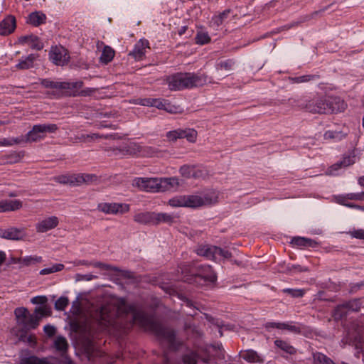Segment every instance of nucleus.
<instances>
[{
    "label": "nucleus",
    "instance_id": "nucleus-58",
    "mask_svg": "<svg viewBox=\"0 0 364 364\" xmlns=\"http://www.w3.org/2000/svg\"><path fill=\"white\" fill-rule=\"evenodd\" d=\"M10 142L11 143V146L14 144L28 143V141H27V134H26L25 136L21 135L18 137L10 138Z\"/></svg>",
    "mask_w": 364,
    "mask_h": 364
},
{
    "label": "nucleus",
    "instance_id": "nucleus-3",
    "mask_svg": "<svg viewBox=\"0 0 364 364\" xmlns=\"http://www.w3.org/2000/svg\"><path fill=\"white\" fill-rule=\"evenodd\" d=\"M207 82V76L194 73H177L168 78L171 90H180L186 88L203 86Z\"/></svg>",
    "mask_w": 364,
    "mask_h": 364
},
{
    "label": "nucleus",
    "instance_id": "nucleus-61",
    "mask_svg": "<svg viewBox=\"0 0 364 364\" xmlns=\"http://www.w3.org/2000/svg\"><path fill=\"white\" fill-rule=\"evenodd\" d=\"M48 301L46 296H37L31 299V303L34 304H45Z\"/></svg>",
    "mask_w": 364,
    "mask_h": 364
},
{
    "label": "nucleus",
    "instance_id": "nucleus-56",
    "mask_svg": "<svg viewBox=\"0 0 364 364\" xmlns=\"http://www.w3.org/2000/svg\"><path fill=\"white\" fill-rule=\"evenodd\" d=\"M166 137L169 141H175L178 139H181V129H175L167 132Z\"/></svg>",
    "mask_w": 364,
    "mask_h": 364
},
{
    "label": "nucleus",
    "instance_id": "nucleus-18",
    "mask_svg": "<svg viewBox=\"0 0 364 364\" xmlns=\"http://www.w3.org/2000/svg\"><path fill=\"white\" fill-rule=\"evenodd\" d=\"M154 212H143L134 215V220L139 224L155 225L156 218Z\"/></svg>",
    "mask_w": 364,
    "mask_h": 364
},
{
    "label": "nucleus",
    "instance_id": "nucleus-11",
    "mask_svg": "<svg viewBox=\"0 0 364 364\" xmlns=\"http://www.w3.org/2000/svg\"><path fill=\"white\" fill-rule=\"evenodd\" d=\"M348 134V128L344 124L336 125L332 129L327 130L323 134L325 140L341 141Z\"/></svg>",
    "mask_w": 364,
    "mask_h": 364
},
{
    "label": "nucleus",
    "instance_id": "nucleus-24",
    "mask_svg": "<svg viewBox=\"0 0 364 364\" xmlns=\"http://www.w3.org/2000/svg\"><path fill=\"white\" fill-rule=\"evenodd\" d=\"M40 321L41 317L38 315L35 314H28L25 321H20V324L26 329H35L38 326Z\"/></svg>",
    "mask_w": 364,
    "mask_h": 364
},
{
    "label": "nucleus",
    "instance_id": "nucleus-29",
    "mask_svg": "<svg viewBox=\"0 0 364 364\" xmlns=\"http://www.w3.org/2000/svg\"><path fill=\"white\" fill-rule=\"evenodd\" d=\"M230 10L227 9L223 11L220 14L215 16L212 18L210 21V26L213 28L215 30H218L219 26L223 23L224 20L227 18L228 14H230Z\"/></svg>",
    "mask_w": 364,
    "mask_h": 364
},
{
    "label": "nucleus",
    "instance_id": "nucleus-49",
    "mask_svg": "<svg viewBox=\"0 0 364 364\" xmlns=\"http://www.w3.org/2000/svg\"><path fill=\"white\" fill-rule=\"evenodd\" d=\"M193 176L194 178H205L208 176L207 170L193 166Z\"/></svg>",
    "mask_w": 364,
    "mask_h": 364
},
{
    "label": "nucleus",
    "instance_id": "nucleus-8",
    "mask_svg": "<svg viewBox=\"0 0 364 364\" xmlns=\"http://www.w3.org/2000/svg\"><path fill=\"white\" fill-rule=\"evenodd\" d=\"M186 207L196 208L200 206L208 205L216 202V199L213 198L209 194L203 196L198 195H185Z\"/></svg>",
    "mask_w": 364,
    "mask_h": 364
},
{
    "label": "nucleus",
    "instance_id": "nucleus-17",
    "mask_svg": "<svg viewBox=\"0 0 364 364\" xmlns=\"http://www.w3.org/2000/svg\"><path fill=\"white\" fill-rule=\"evenodd\" d=\"M16 18L9 15L0 22V35L7 36L13 33L16 28Z\"/></svg>",
    "mask_w": 364,
    "mask_h": 364
},
{
    "label": "nucleus",
    "instance_id": "nucleus-2",
    "mask_svg": "<svg viewBox=\"0 0 364 364\" xmlns=\"http://www.w3.org/2000/svg\"><path fill=\"white\" fill-rule=\"evenodd\" d=\"M289 101L296 103L300 109H305L311 113L320 114L341 112L346 109L347 106L340 97L332 96L314 97L306 103L301 99L291 98Z\"/></svg>",
    "mask_w": 364,
    "mask_h": 364
},
{
    "label": "nucleus",
    "instance_id": "nucleus-62",
    "mask_svg": "<svg viewBox=\"0 0 364 364\" xmlns=\"http://www.w3.org/2000/svg\"><path fill=\"white\" fill-rule=\"evenodd\" d=\"M217 255H218V257H221L225 259H229L232 256L231 252H230L228 250L222 249L218 247L217 249Z\"/></svg>",
    "mask_w": 364,
    "mask_h": 364
},
{
    "label": "nucleus",
    "instance_id": "nucleus-47",
    "mask_svg": "<svg viewBox=\"0 0 364 364\" xmlns=\"http://www.w3.org/2000/svg\"><path fill=\"white\" fill-rule=\"evenodd\" d=\"M198 355L195 352H189L183 356V362L184 364H196Z\"/></svg>",
    "mask_w": 364,
    "mask_h": 364
},
{
    "label": "nucleus",
    "instance_id": "nucleus-34",
    "mask_svg": "<svg viewBox=\"0 0 364 364\" xmlns=\"http://www.w3.org/2000/svg\"><path fill=\"white\" fill-rule=\"evenodd\" d=\"M348 312L345 303H343L336 307L333 313V317L336 321H338L346 316Z\"/></svg>",
    "mask_w": 364,
    "mask_h": 364
},
{
    "label": "nucleus",
    "instance_id": "nucleus-22",
    "mask_svg": "<svg viewBox=\"0 0 364 364\" xmlns=\"http://www.w3.org/2000/svg\"><path fill=\"white\" fill-rule=\"evenodd\" d=\"M217 249V246L203 245L196 250V253L210 259H216L218 258Z\"/></svg>",
    "mask_w": 364,
    "mask_h": 364
},
{
    "label": "nucleus",
    "instance_id": "nucleus-26",
    "mask_svg": "<svg viewBox=\"0 0 364 364\" xmlns=\"http://www.w3.org/2000/svg\"><path fill=\"white\" fill-rule=\"evenodd\" d=\"M46 16L39 11H35L29 14L27 23L34 26H38L46 22Z\"/></svg>",
    "mask_w": 364,
    "mask_h": 364
},
{
    "label": "nucleus",
    "instance_id": "nucleus-15",
    "mask_svg": "<svg viewBox=\"0 0 364 364\" xmlns=\"http://www.w3.org/2000/svg\"><path fill=\"white\" fill-rule=\"evenodd\" d=\"M147 48H149V41L146 39H140L129 55L133 57L136 60H141L144 58Z\"/></svg>",
    "mask_w": 364,
    "mask_h": 364
},
{
    "label": "nucleus",
    "instance_id": "nucleus-36",
    "mask_svg": "<svg viewBox=\"0 0 364 364\" xmlns=\"http://www.w3.org/2000/svg\"><path fill=\"white\" fill-rule=\"evenodd\" d=\"M348 311H359L362 306V303L360 299H354L348 301L344 302Z\"/></svg>",
    "mask_w": 364,
    "mask_h": 364
},
{
    "label": "nucleus",
    "instance_id": "nucleus-44",
    "mask_svg": "<svg viewBox=\"0 0 364 364\" xmlns=\"http://www.w3.org/2000/svg\"><path fill=\"white\" fill-rule=\"evenodd\" d=\"M164 110L171 114L182 113L183 108L180 105H172L166 100Z\"/></svg>",
    "mask_w": 364,
    "mask_h": 364
},
{
    "label": "nucleus",
    "instance_id": "nucleus-39",
    "mask_svg": "<svg viewBox=\"0 0 364 364\" xmlns=\"http://www.w3.org/2000/svg\"><path fill=\"white\" fill-rule=\"evenodd\" d=\"M291 242L298 246H309L312 247L314 244L316 242L311 239H308L301 237H294L291 240Z\"/></svg>",
    "mask_w": 364,
    "mask_h": 364
},
{
    "label": "nucleus",
    "instance_id": "nucleus-37",
    "mask_svg": "<svg viewBox=\"0 0 364 364\" xmlns=\"http://www.w3.org/2000/svg\"><path fill=\"white\" fill-rule=\"evenodd\" d=\"M115 139V134H109V135H100L99 134L95 133L92 134H82L79 139L82 141L95 140L97 139Z\"/></svg>",
    "mask_w": 364,
    "mask_h": 364
},
{
    "label": "nucleus",
    "instance_id": "nucleus-50",
    "mask_svg": "<svg viewBox=\"0 0 364 364\" xmlns=\"http://www.w3.org/2000/svg\"><path fill=\"white\" fill-rule=\"evenodd\" d=\"M283 292L289 294L292 297L299 298L304 295V290L301 289H284Z\"/></svg>",
    "mask_w": 364,
    "mask_h": 364
},
{
    "label": "nucleus",
    "instance_id": "nucleus-6",
    "mask_svg": "<svg viewBox=\"0 0 364 364\" xmlns=\"http://www.w3.org/2000/svg\"><path fill=\"white\" fill-rule=\"evenodd\" d=\"M58 127L55 124H41L34 125L27 134L28 143L36 142L44 139L47 133H54Z\"/></svg>",
    "mask_w": 364,
    "mask_h": 364
},
{
    "label": "nucleus",
    "instance_id": "nucleus-25",
    "mask_svg": "<svg viewBox=\"0 0 364 364\" xmlns=\"http://www.w3.org/2000/svg\"><path fill=\"white\" fill-rule=\"evenodd\" d=\"M38 57L36 54H30L26 58H23L19 63L16 65V68L18 70H28L33 67V63Z\"/></svg>",
    "mask_w": 364,
    "mask_h": 364
},
{
    "label": "nucleus",
    "instance_id": "nucleus-41",
    "mask_svg": "<svg viewBox=\"0 0 364 364\" xmlns=\"http://www.w3.org/2000/svg\"><path fill=\"white\" fill-rule=\"evenodd\" d=\"M155 218H156V225L159 224L160 223H171L173 221V218L172 215L168 214V213H155Z\"/></svg>",
    "mask_w": 364,
    "mask_h": 364
},
{
    "label": "nucleus",
    "instance_id": "nucleus-52",
    "mask_svg": "<svg viewBox=\"0 0 364 364\" xmlns=\"http://www.w3.org/2000/svg\"><path fill=\"white\" fill-rule=\"evenodd\" d=\"M280 329L287 330V331H291L294 333H301L300 327L292 324L291 322V323H282Z\"/></svg>",
    "mask_w": 364,
    "mask_h": 364
},
{
    "label": "nucleus",
    "instance_id": "nucleus-30",
    "mask_svg": "<svg viewBox=\"0 0 364 364\" xmlns=\"http://www.w3.org/2000/svg\"><path fill=\"white\" fill-rule=\"evenodd\" d=\"M20 41L23 43H28L31 48L33 49L40 50L43 48V43H41L38 38L35 36H23L20 38Z\"/></svg>",
    "mask_w": 364,
    "mask_h": 364
},
{
    "label": "nucleus",
    "instance_id": "nucleus-9",
    "mask_svg": "<svg viewBox=\"0 0 364 364\" xmlns=\"http://www.w3.org/2000/svg\"><path fill=\"white\" fill-rule=\"evenodd\" d=\"M97 210L105 214H123L129 210V205L119 203H101L97 205Z\"/></svg>",
    "mask_w": 364,
    "mask_h": 364
},
{
    "label": "nucleus",
    "instance_id": "nucleus-4",
    "mask_svg": "<svg viewBox=\"0 0 364 364\" xmlns=\"http://www.w3.org/2000/svg\"><path fill=\"white\" fill-rule=\"evenodd\" d=\"M115 313L109 306H102L90 314L88 321L90 331H102L114 323Z\"/></svg>",
    "mask_w": 364,
    "mask_h": 364
},
{
    "label": "nucleus",
    "instance_id": "nucleus-51",
    "mask_svg": "<svg viewBox=\"0 0 364 364\" xmlns=\"http://www.w3.org/2000/svg\"><path fill=\"white\" fill-rule=\"evenodd\" d=\"M68 304V299L67 297L61 296L55 301V308L58 311H63Z\"/></svg>",
    "mask_w": 364,
    "mask_h": 364
},
{
    "label": "nucleus",
    "instance_id": "nucleus-59",
    "mask_svg": "<svg viewBox=\"0 0 364 364\" xmlns=\"http://www.w3.org/2000/svg\"><path fill=\"white\" fill-rule=\"evenodd\" d=\"M185 329H190L196 337H201L203 336V332L196 326H191V324H185Z\"/></svg>",
    "mask_w": 364,
    "mask_h": 364
},
{
    "label": "nucleus",
    "instance_id": "nucleus-57",
    "mask_svg": "<svg viewBox=\"0 0 364 364\" xmlns=\"http://www.w3.org/2000/svg\"><path fill=\"white\" fill-rule=\"evenodd\" d=\"M70 326L71 330L73 332L82 333L83 328H82V324L79 321H77L76 320L71 321L70 323Z\"/></svg>",
    "mask_w": 364,
    "mask_h": 364
},
{
    "label": "nucleus",
    "instance_id": "nucleus-1",
    "mask_svg": "<svg viewBox=\"0 0 364 364\" xmlns=\"http://www.w3.org/2000/svg\"><path fill=\"white\" fill-rule=\"evenodd\" d=\"M125 311L132 314L134 323H136L145 330L152 332L161 341L166 342L170 348L176 350L181 345L173 329L164 326L159 321L155 320L144 311L137 309L135 304L126 306Z\"/></svg>",
    "mask_w": 364,
    "mask_h": 364
},
{
    "label": "nucleus",
    "instance_id": "nucleus-46",
    "mask_svg": "<svg viewBox=\"0 0 364 364\" xmlns=\"http://www.w3.org/2000/svg\"><path fill=\"white\" fill-rule=\"evenodd\" d=\"M14 314L20 323L21 321H25L28 316V309L23 307L16 308L14 311Z\"/></svg>",
    "mask_w": 364,
    "mask_h": 364
},
{
    "label": "nucleus",
    "instance_id": "nucleus-60",
    "mask_svg": "<svg viewBox=\"0 0 364 364\" xmlns=\"http://www.w3.org/2000/svg\"><path fill=\"white\" fill-rule=\"evenodd\" d=\"M309 271L307 267L301 265H292L291 267L287 268V272H302Z\"/></svg>",
    "mask_w": 364,
    "mask_h": 364
},
{
    "label": "nucleus",
    "instance_id": "nucleus-12",
    "mask_svg": "<svg viewBox=\"0 0 364 364\" xmlns=\"http://www.w3.org/2000/svg\"><path fill=\"white\" fill-rule=\"evenodd\" d=\"M26 229L24 228H17L11 227L1 232L0 237L4 239L11 240H21L26 237Z\"/></svg>",
    "mask_w": 364,
    "mask_h": 364
},
{
    "label": "nucleus",
    "instance_id": "nucleus-43",
    "mask_svg": "<svg viewBox=\"0 0 364 364\" xmlns=\"http://www.w3.org/2000/svg\"><path fill=\"white\" fill-rule=\"evenodd\" d=\"M105 151L109 154V156H114L117 157H123L126 156L124 146L120 147H109L105 149Z\"/></svg>",
    "mask_w": 364,
    "mask_h": 364
},
{
    "label": "nucleus",
    "instance_id": "nucleus-28",
    "mask_svg": "<svg viewBox=\"0 0 364 364\" xmlns=\"http://www.w3.org/2000/svg\"><path fill=\"white\" fill-rule=\"evenodd\" d=\"M274 345L284 351V353L289 355H295L297 352L296 348L291 346L289 343L286 341H283L282 339H276L274 341Z\"/></svg>",
    "mask_w": 364,
    "mask_h": 364
},
{
    "label": "nucleus",
    "instance_id": "nucleus-27",
    "mask_svg": "<svg viewBox=\"0 0 364 364\" xmlns=\"http://www.w3.org/2000/svg\"><path fill=\"white\" fill-rule=\"evenodd\" d=\"M160 191L164 192L178 186V180L176 178H159Z\"/></svg>",
    "mask_w": 364,
    "mask_h": 364
},
{
    "label": "nucleus",
    "instance_id": "nucleus-31",
    "mask_svg": "<svg viewBox=\"0 0 364 364\" xmlns=\"http://www.w3.org/2000/svg\"><path fill=\"white\" fill-rule=\"evenodd\" d=\"M21 364H53L48 360L47 358L40 359L36 356L25 358L21 360ZM67 364H75L71 360H68Z\"/></svg>",
    "mask_w": 364,
    "mask_h": 364
},
{
    "label": "nucleus",
    "instance_id": "nucleus-20",
    "mask_svg": "<svg viewBox=\"0 0 364 364\" xmlns=\"http://www.w3.org/2000/svg\"><path fill=\"white\" fill-rule=\"evenodd\" d=\"M22 208V202L19 200H0V213L16 211Z\"/></svg>",
    "mask_w": 364,
    "mask_h": 364
},
{
    "label": "nucleus",
    "instance_id": "nucleus-19",
    "mask_svg": "<svg viewBox=\"0 0 364 364\" xmlns=\"http://www.w3.org/2000/svg\"><path fill=\"white\" fill-rule=\"evenodd\" d=\"M125 154L127 155H138V154H149V151L151 150L150 147H142L136 143H129L124 145Z\"/></svg>",
    "mask_w": 364,
    "mask_h": 364
},
{
    "label": "nucleus",
    "instance_id": "nucleus-7",
    "mask_svg": "<svg viewBox=\"0 0 364 364\" xmlns=\"http://www.w3.org/2000/svg\"><path fill=\"white\" fill-rule=\"evenodd\" d=\"M132 186L143 191L161 192L158 178H135L132 181Z\"/></svg>",
    "mask_w": 364,
    "mask_h": 364
},
{
    "label": "nucleus",
    "instance_id": "nucleus-42",
    "mask_svg": "<svg viewBox=\"0 0 364 364\" xmlns=\"http://www.w3.org/2000/svg\"><path fill=\"white\" fill-rule=\"evenodd\" d=\"M196 43L200 45L208 43L210 41V37L207 32L198 31L196 36Z\"/></svg>",
    "mask_w": 364,
    "mask_h": 364
},
{
    "label": "nucleus",
    "instance_id": "nucleus-55",
    "mask_svg": "<svg viewBox=\"0 0 364 364\" xmlns=\"http://www.w3.org/2000/svg\"><path fill=\"white\" fill-rule=\"evenodd\" d=\"M97 181V176L95 174L82 173V184H90Z\"/></svg>",
    "mask_w": 364,
    "mask_h": 364
},
{
    "label": "nucleus",
    "instance_id": "nucleus-54",
    "mask_svg": "<svg viewBox=\"0 0 364 364\" xmlns=\"http://www.w3.org/2000/svg\"><path fill=\"white\" fill-rule=\"evenodd\" d=\"M35 314L38 315L41 318L43 316H47L50 315V310L46 306L37 307L35 309Z\"/></svg>",
    "mask_w": 364,
    "mask_h": 364
},
{
    "label": "nucleus",
    "instance_id": "nucleus-48",
    "mask_svg": "<svg viewBox=\"0 0 364 364\" xmlns=\"http://www.w3.org/2000/svg\"><path fill=\"white\" fill-rule=\"evenodd\" d=\"M42 261L41 257L27 256L22 259V266H30L32 264L39 263Z\"/></svg>",
    "mask_w": 364,
    "mask_h": 364
},
{
    "label": "nucleus",
    "instance_id": "nucleus-53",
    "mask_svg": "<svg viewBox=\"0 0 364 364\" xmlns=\"http://www.w3.org/2000/svg\"><path fill=\"white\" fill-rule=\"evenodd\" d=\"M193 171V166L183 165L180 168L181 175L186 178H192Z\"/></svg>",
    "mask_w": 364,
    "mask_h": 364
},
{
    "label": "nucleus",
    "instance_id": "nucleus-32",
    "mask_svg": "<svg viewBox=\"0 0 364 364\" xmlns=\"http://www.w3.org/2000/svg\"><path fill=\"white\" fill-rule=\"evenodd\" d=\"M68 343L66 338L62 336H58L55 338L54 341V347L57 351L63 355L68 349Z\"/></svg>",
    "mask_w": 364,
    "mask_h": 364
},
{
    "label": "nucleus",
    "instance_id": "nucleus-40",
    "mask_svg": "<svg viewBox=\"0 0 364 364\" xmlns=\"http://www.w3.org/2000/svg\"><path fill=\"white\" fill-rule=\"evenodd\" d=\"M41 84L46 88L62 90L63 82H55L49 79H43Z\"/></svg>",
    "mask_w": 364,
    "mask_h": 364
},
{
    "label": "nucleus",
    "instance_id": "nucleus-5",
    "mask_svg": "<svg viewBox=\"0 0 364 364\" xmlns=\"http://www.w3.org/2000/svg\"><path fill=\"white\" fill-rule=\"evenodd\" d=\"M181 275L178 277V279L191 283L193 282H199L203 280L205 283H214L217 280V276L210 265L200 266L196 274H188V266L182 264L179 267Z\"/></svg>",
    "mask_w": 364,
    "mask_h": 364
},
{
    "label": "nucleus",
    "instance_id": "nucleus-10",
    "mask_svg": "<svg viewBox=\"0 0 364 364\" xmlns=\"http://www.w3.org/2000/svg\"><path fill=\"white\" fill-rule=\"evenodd\" d=\"M50 60L55 65L63 66L70 59L68 50L63 46L52 47L49 53Z\"/></svg>",
    "mask_w": 364,
    "mask_h": 364
},
{
    "label": "nucleus",
    "instance_id": "nucleus-23",
    "mask_svg": "<svg viewBox=\"0 0 364 364\" xmlns=\"http://www.w3.org/2000/svg\"><path fill=\"white\" fill-rule=\"evenodd\" d=\"M240 357L249 363H262L263 358L253 350H246L240 353Z\"/></svg>",
    "mask_w": 364,
    "mask_h": 364
},
{
    "label": "nucleus",
    "instance_id": "nucleus-38",
    "mask_svg": "<svg viewBox=\"0 0 364 364\" xmlns=\"http://www.w3.org/2000/svg\"><path fill=\"white\" fill-rule=\"evenodd\" d=\"M319 76L316 75H302L299 77H291L290 80L293 83H304L307 82L311 80L318 79Z\"/></svg>",
    "mask_w": 364,
    "mask_h": 364
},
{
    "label": "nucleus",
    "instance_id": "nucleus-14",
    "mask_svg": "<svg viewBox=\"0 0 364 364\" xmlns=\"http://www.w3.org/2000/svg\"><path fill=\"white\" fill-rule=\"evenodd\" d=\"M97 49L100 50L102 48V54L100 58V61L103 64H108L111 62L115 55V52L113 48L109 46H105L104 42L98 41L96 44Z\"/></svg>",
    "mask_w": 364,
    "mask_h": 364
},
{
    "label": "nucleus",
    "instance_id": "nucleus-35",
    "mask_svg": "<svg viewBox=\"0 0 364 364\" xmlns=\"http://www.w3.org/2000/svg\"><path fill=\"white\" fill-rule=\"evenodd\" d=\"M65 268V266L63 264L59 263V264H53L50 267H46L43 269H41L39 272L41 275H46L53 274L55 272H60Z\"/></svg>",
    "mask_w": 364,
    "mask_h": 364
},
{
    "label": "nucleus",
    "instance_id": "nucleus-63",
    "mask_svg": "<svg viewBox=\"0 0 364 364\" xmlns=\"http://www.w3.org/2000/svg\"><path fill=\"white\" fill-rule=\"evenodd\" d=\"M350 235L353 237L364 240V230L363 229H358L355 230L353 231H350Z\"/></svg>",
    "mask_w": 364,
    "mask_h": 364
},
{
    "label": "nucleus",
    "instance_id": "nucleus-13",
    "mask_svg": "<svg viewBox=\"0 0 364 364\" xmlns=\"http://www.w3.org/2000/svg\"><path fill=\"white\" fill-rule=\"evenodd\" d=\"M59 224V220L56 216L46 218L36 224L37 232L43 233L56 228Z\"/></svg>",
    "mask_w": 364,
    "mask_h": 364
},
{
    "label": "nucleus",
    "instance_id": "nucleus-21",
    "mask_svg": "<svg viewBox=\"0 0 364 364\" xmlns=\"http://www.w3.org/2000/svg\"><path fill=\"white\" fill-rule=\"evenodd\" d=\"M83 86V82L80 80L77 82H63L62 90H65L68 95L70 96H77L80 89Z\"/></svg>",
    "mask_w": 364,
    "mask_h": 364
},
{
    "label": "nucleus",
    "instance_id": "nucleus-16",
    "mask_svg": "<svg viewBox=\"0 0 364 364\" xmlns=\"http://www.w3.org/2000/svg\"><path fill=\"white\" fill-rule=\"evenodd\" d=\"M356 156L353 152L348 155H344L341 161L333 164L329 168L328 171L331 174H333L334 171L341 168H346L355 163Z\"/></svg>",
    "mask_w": 364,
    "mask_h": 364
},
{
    "label": "nucleus",
    "instance_id": "nucleus-45",
    "mask_svg": "<svg viewBox=\"0 0 364 364\" xmlns=\"http://www.w3.org/2000/svg\"><path fill=\"white\" fill-rule=\"evenodd\" d=\"M168 204L172 207H186L185 195L176 196L170 199Z\"/></svg>",
    "mask_w": 364,
    "mask_h": 364
},
{
    "label": "nucleus",
    "instance_id": "nucleus-64",
    "mask_svg": "<svg viewBox=\"0 0 364 364\" xmlns=\"http://www.w3.org/2000/svg\"><path fill=\"white\" fill-rule=\"evenodd\" d=\"M43 331L48 336L51 337L55 335L56 329L53 326L48 324L44 326Z\"/></svg>",
    "mask_w": 364,
    "mask_h": 364
},
{
    "label": "nucleus",
    "instance_id": "nucleus-33",
    "mask_svg": "<svg viewBox=\"0 0 364 364\" xmlns=\"http://www.w3.org/2000/svg\"><path fill=\"white\" fill-rule=\"evenodd\" d=\"M181 139H186L188 141L191 143H195L197 140L198 132L194 129H181Z\"/></svg>",
    "mask_w": 364,
    "mask_h": 364
}]
</instances>
